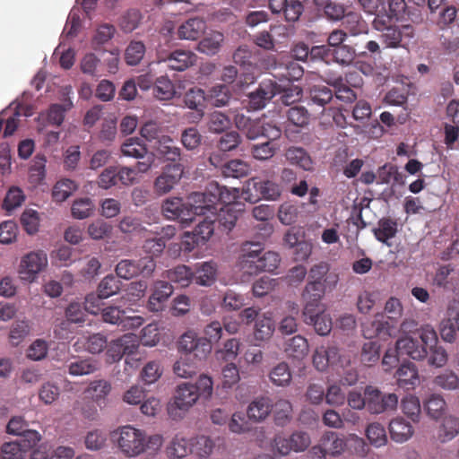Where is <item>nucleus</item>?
I'll return each instance as SVG.
<instances>
[{
  "instance_id": "obj_11",
  "label": "nucleus",
  "mask_w": 459,
  "mask_h": 459,
  "mask_svg": "<svg viewBox=\"0 0 459 459\" xmlns=\"http://www.w3.org/2000/svg\"><path fill=\"white\" fill-rule=\"evenodd\" d=\"M162 214L168 220H178L184 225H188L192 219V210L187 202L178 197H170L163 201L161 205Z\"/></svg>"
},
{
  "instance_id": "obj_21",
  "label": "nucleus",
  "mask_w": 459,
  "mask_h": 459,
  "mask_svg": "<svg viewBox=\"0 0 459 459\" xmlns=\"http://www.w3.org/2000/svg\"><path fill=\"white\" fill-rule=\"evenodd\" d=\"M325 293V282L308 281L302 292V299L304 301L303 311H306L307 315H308L310 309L325 307L320 303Z\"/></svg>"
},
{
  "instance_id": "obj_25",
  "label": "nucleus",
  "mask_w": 459,
  "mask_h": 459,
  "mask_svg": "<svg viewBox=\"0 0 459 459\" xmlns=\"http://www.w3.org/2000/svg\"><path fill=\"white\" fill-rule=\"evenodd\" d=\"M388 429L392 440L399 444L407 442L414 434L412 425L402 417L393 419Z\"/></svg>"
},
{
  "instance_id": "obj_14",
  "label": "nucleus",
  "mask_w": 459,
  "mask_h": 459,
  "mask_svg": "<svg viewBox=\"0 0 459 459\" xmlns=\"http://www.w3.org/2000/svg\"><path fill=\"white\" fill-rule=\"evenodd\" d=\"M236 126L238 129L243 130L249 139H255L259 136L270 137L268 129L275 131L273 137L279 135L278 129L269 125L265 126L260 118L251 119L249 117H236Z\"/></svg>"
},
{
  "instance_id": "obj_10",
  "label": "nucleus",
  "mask_w": 459,
  "mask_h": 459,
  "mask_svg": "<svg viewBox=\"0 0 459 459\" xmlns=\"http://www.w3.org/2000/svg\"><path fill=\"white\" fill-rule=\"evenodd\" d=\"M182 175L183 166L180 163L167 165L154 180V193L160 196L169 193L179 182Z\"/></svg>"
},
{
  "instance_id": "obj_27",
  "label": "nucleus",
  "mask_w": 459,
  "mask_h": 459,
  "mask_svg": "<svg viewBox=\"0 0 459 459\" xmlns=\"http://www.w3.org/2000/svg\"><path fill=\"white\" fill-rule=\"evenodd\" d=\"M217 277V264L213 261H207L197 264L195 273H193V281L200 286H212Z\"/></svg>"
},
{
  "instance_id": "obj_18",
  "label": "nucleus",
  "mask_w": 459,
  "mask_h": 459,
  "mask_svg": "<svg viewBox=\"0 0 459 459\" xmlns=\"http://www.w3.org/2000/svg\"><path fill=\"white\" fill-rule=\"evenodd\" d=\"M302 98V89L298 86L286 89L282 91L280 100L286 106L290 107L285 111L286 115H309V110L300 101Z\"/></svg>"
},
{
  "instance_id": "obj_26",
  "label": "nucleus",
  "mask_w": 459,
  "mask_h": 459,
  "mask_svg": "<svg viewBox=\"0 0 459 459\" xmlns=\"http://www.w3.org/2000/svg\"><path fill=\"white\" fill-rule=\"evenodd\" d=\"M187 205L192 210V219L195 220V216L204 215L207 212L214 216L217 211L215 205H208L210 197L206 193H193L187 197Z\"/></svg>"
},
{
  "instance_id": "obj_34",
  "label": "nucleus",
  "mask_w": 459,
  "mask_h": 459,
  "mask_svg": "<svg viewBox=\"0 0 459 459\" xmlns=\"http://www.w3.org/2000/svg\"><path fill=\"white\" fill-rule=\"evenodd\" d=\"M304 75L303 67L295 60L286 58L280 63L277 69V78L289 82L299 81Z\"/></svg>"
},
{
  "instance_id": "obj_43",
  "label": "nucleus",
  "mask_w": 459,
  "mask_h": 459,
  "mask_svg": "<svg viewBox=\"0 0 459 459\" xmlns=\"http://www.w3.org/2000/svg\"><path fill=\"white\" fill-rule=\"evenodd\" d=\"M269 378L277 386H288L292 378L288 363L282 361L274 366L269 373Z\"/></svg>"
},
{
  "instance_id": "obj_36",
  "label": "nucleus",
  "mask_w": 459,
  "mask_h": 459,
  "mask_svg": "<svg viewBox=\"0 0 459 459\" xmlns=\"http://www.w3.org/2000/svg\"><path fill=\"white\" fill-rule=\"evenodd\" d=\"M275 330L274 321L268 314H262L257 317L254 326V337L256 341L269 340Z\"/></svg>"
},
{
  "instance_id": "obj_62",
  "label": "nucleus",
  "mask_w": 459,
  "mask_h": 459,
  "mask_svg": "<svg viewBox=\"0 0 459 459\" xmlns=\"http://www.w3.org/2000/svg\"><path fill=\"white\" fill-rule=\"evenodd\" d=\"M255 268V273L261 271L273 272L278 268L281 263L280 255L274 251H268L264 253Z\"/></svg>"
},
{
  "instance_id": "obj_16",
  "label": "nucleus",
  "mask_w": 459,
  "mask_h": 459,
  "mask_svg": "<svg viewBox=\"0 0 459 459\" xmlns=\"http://www.w3.org/2000/svg\"><path fill=\"white\" fill-rule=\"evenodd\" d=\"M233 61L248 71L245 74V84L253 83L255 80L254 70L256 68V56L253 49L247 45L239 46L233 54Z\"/></svg>"
},
{
  "instance_id": "obj_29",
  "label": "nucleus",
  "mask_w": 459,
  "mask_h": 459,
  "mask_svg": "<svg viewBox=\"0 0 459 459\" xmlns=\"http://www.w3.org/2000/svg\"><path fill=\"white\" fill-rule=\"evenodd\" d=\"M354 119L353 127L358 134H365L371 138H378L384 134V127L372 117H351Z\"/></svg>"
},
{
  "instance_id": "obj_4",
  "label": "nucleus",
  "mask_w": 459,
  "mask_h": 459,
  "mask_svg": "<svg viewBox=\"0 0 459 459\" xmlns=\"http://www.w3.org/2000/svg\"><path fill=\"white\" fill-rule=\"evenodd\" d=\"M348 440H353L357 444L364 445L363 439L356 435L351 434L349 437H344L335 432H326L321 437L320 444L312 447V453H319L321 459L325 458L326 454L332 456H338L345 451Z\"/></svg>"
},
{
  "instance_id": "obj_41",
  "label": "nucleus",
  "mask_w": 459,
  "mask_h": 459,
  "mask_svg": "<svg viewBox=\"0 0 459 459\" xmlns=\"http://www.w3.org/2000/svg\"><path fill=\"white\" fill-rule=\"evenodd\" d=\"M95 204L92 199L89 197H82L75 199L71 206V213L73 218L76 220H84L93 214Z\"/></svg>"
},
{
  "instance_id": "obj_15",
  "label": "nucleus",
  "mask_w": 459,
  "mask_h": 459,
  "mask_svg": "<svg viewBox=\"0 0 459 459\" xmlns=\"http://www.w3.org/2000/svg\"><path fill=\"white\" fill-rule=\"evenodd\" d=\"M441 338L446 342H454L456 332H459V304L455 301L449 304L446 318L442 320L439 326Z\"/></svg>"
},
{
  "instance_id": "obj_1",
  "label": "nucleus",
  "mask_w": 459,
  "mask_h": 459,
  "mask_svg": "<svg viewBox=\"0 0 459 459\" xmlns=\"http://www.w3.org/2000/svg\"><path fill=\"white\" fill-rule=\"evenodd\" d=\"M111 439L126 458H135L147 451H157L163 443L161 435H147L132 425L118 427L111 432Z\"/></svg>"
},
{
  "instance_id": "obj_61",
  "label": "nucleus",
  "mask_w": 459,
  "mask_h": 459,
  "mask_svg": "<svg viewBox=\"0 0 459 459\" xmlns=\"http://www.w3.org/2000/svg\"><path fill=\"white\" fill-rule=\"evenodd\" d=\"M310 100L307 101L308 106L317 105L324 108L333 100L332 91L325 86H315L310 91Z\"/></svg>"
},
{
  "instance_id": "obj_60",
  "label": "nucleus",
  "mask_w": 459,
  "mask_h": 459,
  "mask_svg": "<svg viewBox=\"0 0 459 459\" xmlns=\"http://www.w3.org/2000/svg\"><path fill=\"white\" fill-rule=\"evenodd\" d=\"M145 46L142 41H131L125 52V60L129 65H136L143 58Z\"/></svg>"
},
{
  "instance_id": "obj_5",
  "label": "nucleus",
  "mask_w": 459,
  "mask_h": 459,
  "mask_svg": "<svg viewBox=\"0 0 459 459\" xmlns=\"http://www.w3.org/2000/svg\"><path fill=\"white\" fill-rule=\"evenodd\" d=\"M48 264V255L42 250L29 252L20 262L18 273L22 281L33 282Z\"/></svg>"
},
{
  "instance_id": "obj_17",
  "label": "nucleus",
  "mask_w": 459,
  "mask_h": 459,
  "mask_svg": "<svg viewBox=\"0 0 459 459\" xmlns=\"http://www.w3.org/2000/svg\"><path fill=\"white\" fill-rule=\"evenodd\" d=\"M269 7L273 13H282L287 22H297L304 11L299 0H269Z\"/></svg>"
},
{
  "instance_id": "obj_30",
  "label": "nucleus",
  "mask_w": 459,
  "mask_h": 459,
  "mask_svg": "<svg viewBox=\"0 0 459 459\" xmlns=\"http://www.w3.org/2000/svg\"><path fill=\"white\" fill-rule=\"evenodd\" d=\"M273 403L269 397L260 396L252 401L247 409V415L255 422L264 420L272 411Z\"/></svg>"
},
{
  "instance_id": "obj_35",
  "label": "nucleus",
  "mask_w": 459,
  "mask_h": 459,
  "mask_svg": "<svg viewBox=\"0 0 459 459\" xmlns=\"http://www.w3.org/2000/svg\"><path fill=\"white\" fill-rule=\"evenodd\" d=\"M397 382L400 386L410 388L419 384L418 368L414 363L403 364L396 371Z\"/></svg>"
},
{
  "instance_id": "obj_39",
  "label": "nucleus",
  "mask_w": 459,
  "mask_h": 459,
  "mask_svg": "<svg viewBox=\"0 0 459 459\" xmlns=\"http://www.w3.org/2000/svg\"><path fill=\"white\" fill-rule=\"evenodd\" d=\"M285 157L290 164L299 166L304 170H311L313 168V161L310 156L301 147H290L285 152Z\"/></svg>"
},
{
  "instance_id": "obj_63",
  "label": "nucleus",
  "mask_w": 459,
  "mask_h": 459,
  "mask_svg": "<svg viewBox=\"0 0 459 459\" xmlns=\"http://www.w3.org/2000/svg\"><path fill=\"white\" fill-rule=\"evenodd\" d=\"M121 282L114 275H107L99 284L98 293L103 299H108L117 294L120 290Z\"/></svg>"
},
{
  "instance_id": "obj_52",
  "label": "nucleus",
  "mask_w": 459,
  "mask_h": 459,
  "mask_svg": "<svg viewBox=\"0 0 459 459\" xmlns=\"http://www.w3.org/2000/svg\"><path fill=\"white\" fill-rule=\"evenodd\" d=\"M377 184H403V177L392 164H385L377 172Z\"/></svg>"
},
{
  "instance_id": "obj_33",
  "label": "nucleus",
  "mask_w": 459,
  "mask_h": 459,
  "mask_svg": "<svg viewBox=\"0 0 459 459\" xmlns=\"http://www.w3.org/2000/svg\"><path fill=\"white\" fill-rule=\"evenodd\" d=\"M459 434V418L449 414L446 415L438 427L437 439L441 443H446L454 439Z\"/></svg>"
},
{
  "instance_id": "obj_40",
  "label": "nucleus",
  "mask_w": 459,
  "mask_h": 459,
  "mask_svg": "<svg viewBox=\"0 0 459 459\" xmlns=\"http://www.w3.org/2000/svg\"><path fill=\"white\" fill-rule=\"evenodd\" d=\"M214 224L215 220L211 219V217L199 221L192 232L193 242L196 245L204 244L212 237L215 228Z\"/></svg>"
},
{
  "instance_id": "obj_22",
  "label": "nucleus",
  "mask_w": 459,
  "mask_h": 459,
  "mask_svg": "<svg viewBox=\"0 0 459 459\" xmlns=\"http://www.w3.org/2000/svg\"><path fill=\"white\" fill-rule=\"evenodd\" d=\"M308 315L302 312L303 320L307 325H313L315 331L320 335H327L332 329V320L325 313V307L310 309Z\"/></svg>"
},
{
  "instance_id": "obj_49",
  "label": "nucleus",
  "mask_w": 459,
  "mask_h": 459,
  "mask_svg": "<svg viewBox=\"0 0 459 459\" xmlns=\"http://www.w3.org/2000/svg\"><path fill=\"white\" fill-rule=\"evenodd\" d=\"M165 277L181 287H187L193 281V273L186 265H178L165 273Z\"/></svg>"
},
{
  "instance_id": "obj_2",
  "label": "nucleus",
  "mask_w": 459,
  "mask_h": 459,
  "mask_svg": "<svg viewBox=\"0 0 459 459\" xmlns=\"http://www.w3.org/2000/svg\"><path fill=\"white\" fill-rule=\"evenodd\" d=\"M196 394L197 390L191 383L178 385L172 400L168 404L169 417L176 420L182 419L198 401Z\"/></svg>"
},
{
  "instance_id": "obj_45",
  "label": "nucleus",
  "mask_w": 459,
  "mask_h": 459,
  "mask_svg": "<svg viewBox=\"0 0 459 459\" xmlns=\"http://www.w3.org/2000/svg\"><path fill=\"white\" fill-rule=\"evenodd\" d=\"M155 148L157 152L168 160L176 161L179 159V148L177 147L173 140L167 135H161L160 138L156 141Z\"/></svg>"
},
{
  "instance_id": "obj_19",
  "label": "nucleus",
  "mask_w": 459,
  "mask_h": 459,
  "mask_svg": "<svg viewBox=\"0 0 459 459\" xmlns=\"http://www.w3.org/2000/svg\"><path fill=\"white\" fill-rule=\"evenodd\" d=\"M325 16L333 21H339L342 18H346V22H353L357 23L356 27H351L350 29L351 34L357 35L362 31L361 26L364 23L363 21H360V17L357 13H350L347 15H345V8L343 4L335 2L333 0L330 4H328L324 9H323Z\"/></svg>"
},
{
  "instance_id": "obj_38",
  "label": "nucleus",
  "mask_w": 459,
  "mask_h": 459,
  "mask_svg": "<svg viewBox=\"0 0 459 459\" xmlns=\"http://www.w3.org/2000/svg\"><path fill=\"white\" fill-rule=\"evenodd\" d=\"M240 210L237 209L236 204H227L221 207L219 213L214 214L213 217L216 216L215 222L217 221L220 227L229 232L234 228Z\"/></svg>"
},
{
  "instance_id": "obj_12",
  "label": "nucleus",
  "mask_w": 459,
  "mask_h": 459,
  "mask_svg": "<svg viewBox=\"0 0 459 459\" xmlns=\"http://www.w3.org/2000/svg\"><path fill=\"white\" fill-rule=\"evenodd\" d=\"M264 247L260 242L247 241L241 246V255L238 264L240 268L248 274H255L257 265Z\"/></svg>"
},
{
  "instance_id": "obj_51",
  "label": "nucleus",
  "mask_w": 459,
  "mask_h": 459,
  "mask_svg": "<svg viewBox=\"0 0 459 459\" xmlns=\"http://www.w3.org/2000/svg\"><path fill=\"white\" fill-rule=\"evenodd\" d=\"M77 189L74 181L67 178L57 181L52 189V197L56 202L62 203L65 201Z\"/></svg>"
},
{
  "instance_id": "obj_13",
  "label": "nucleus",
  "mask_w": 459,
  "mask_h": 459,
  "mask_svg": "<svg viewBox=\"0 0 459 459\" xmlns=\"http://www.w3.org/2000/svg\"><path fill=\"white\" fill-rule=\"evenodd\" d=\"M158 62L165 63L167 67L175 71H185L196 62V55L191 51L178 49L167 56L158 53Z\"/></svg>"
},
{
  "instance_id": "obj_55",
  "label": "nucleus",
  "mask_w": 459,
  "mask_h": 459,
  "mask_svg": "<svg viewBox=\"0 0 459 459\" xmlns=\"http://www.w3.org/2000/svg\"><path fill=\"white\" fill-rule=\"evenodd\" d=\"M230 99L229 91L226 86L219 85L213 87L209 94H207V109L226 106Z\"/></svg>"
},
{
  "instance_id": "obj_48",
  "label": "nucleus",
  "mask_w": 459,
  "mask_h": 459,
  "mask_svg": "<svg viewBox=\"0 0 459 459\" xmlns=\"http://www.w3.org/2000/svg\"><path fill=\"white\" fill-rule=\"evenodd\" d=\"M68 372L74 377H81L95 372L99 366L92 359H76L67 365Z\"/></svg>"
},
{
  "instance_id": "obj_8",
  "label": "nucleus",
  "mask_w": 459,
  "mask_h": 459,
  "mask_svg": "<svg viewBox=\"0 0 459 459\" xmlns=\"http://www.w3.org/2000/svg\"><path fill=\"white\" fill-rule=\"evenodd\" d=\"M280 86L272 80H265L259 84V87L254 92H251L247 100L242 103L248 112L257 111L264 108L271 99L280 93Z\"/></svg>"
},
{
  "instance_id": "obj_6",
  "label": "nucleus",
  "mask_w": 459,
  "mask_h": 459,
  "mask_svg": "<svg viewBox=\"0 0 459 459\" xmlns=\"http://www.w3.org/2000/svg\"><path fill=\"white\" fill-rule=\"evenodd\" d=\"M178 350L186 355H192L197 361L207 358L212 351V345L206 338L200 337L194 331H187L181 335Z\"/></svg>"
},
{
  "instance_id": "obj_9",
  "label": "nucleus",
  "mask_w": 459,
  "mask_h": 459,
  "mask_svg": "<svg viewBox=\"0 0 459 459\" xmlns=\"http://www.w3.org/2000/svg\"><path fill=\"white\" fill-rule=\"evenodd\" d=\"M138 346L137 336L134 333H126L107 344V361L114 363L120 360L125 354H134Z\"/></svg>"
},
{
  "instance_id": "obj_28",
  "label": "nucleus",
  "mask_w": 459,
  "mask_h": 459,
  "mask_svg": "<svg viewBox=\"0 0 459 459\" xmlns=\"http://www.w3.org/2000/svg\"><path fill=\"white\" fill-rule=\"evenodd\" d=\"M283 351L288 358L301 360L309 351L307 340L301 335L289 338L284 342Z\"/></svg>"
},
{
  "instance_id": "obj_56",
  "label": "nucleus",
  "mask_w": 459,
  "mask_h": 459,
  "mask_svg": "<svg viewBox=\"0 0 459 459\" xmlns=\"http://www.w3.org/2000/svg\"><path fill=\"white\" fill-rule=\"evenodd\" d=\"M366 436L370 444L381 447L387 442V436L384 426L378 422L370 423L366 429Z\"/></svg>"
},
{
  "instance_id": "obj_46",
  "label": "nucleus",
  "mask_w": 459,
  "mask_h": 459,
  "mask_svg": "<svg viewBox=\"0 0 459 459\" xmlns=\"http://www.w3.org/2000/svg\"><path fill=\"white\" fill-rule=\"evenodd\" d=\"M401 410L411 421H420L421 407L419 398L415 395L408 394L404 396L401 401Z\"/></svg>"
},
{
  "instance_id": "obj_23",
  "label": "nucleus",
  "mask_w": 459,
  "mask_h": 459,
  "mask_svg": "<svg viewBox=\"0 0 459 459\" xmlns=\"http://www.w3.org/2000/svg\"><path fill=\"white\" fill-rule=\"evenodd\" d=\"M172 293L173 287L169 282L165 281H156L153 283L152 293L149 298V309L153 312L162 310L165 303Z\"/></svg>"
},
{
  "instance_id": "obj_53",
  "label": "nucleus",
  "mask_w": 459,
  "mask_h": 459,
  "mask_svg": "<svg viewBox=\"0 0 459 459\" xmlns=\"http://www.w3.org/2000/svg\"><path fill=\"white\" fill-rule=\"evenodd\" d=\"M152 93L158 100H170L175 94L174 84L168 77L160 76L155 80Z\"/></svg>"
},
{
  "instance_id": "obj_3",
  "label": "nucleus",
  "mask_w": 459,
  "mask_h": 459,
  "mask_svg": "<svg viewBox=\"0 0 459 459\" xmlns=\"http://www.w3.org/2000/svg\"><path fill=\"white\" fill-rule=\"evenodd\" d=\"M281 194V186L270 179L252 178L247 180L244 186V198L250 203H255L261 198L275 201Z\"/></svg>"
},
{
  "instance_id": "obj_50",
  "label": "nucleus",
  "mask_w": 459,
  "mask_h": 459,
  "mask_svg": "<svg viewBox=\"0 0 459 459\" xmlns=\"http://www.w3.org/2000/svg\"><path fill=\"white\" fill-rule=\"evenodd\" d=\"M46 163L45 155L38 153L32 160V164L29 171V179L34 185L41 184L46 178Z\"/></svg>"
},
{
  "instance_id": "obj_20",
  "label": "nucleus",
  "mask_w": 459,
  "mask_h": 459,
  "mask_svg": "<svg viewBox=\"0 0 459 459\" xmlns=\"http://www.w3.org/2000/svg\"><path fill=\"white\" fill-rule=\"evenodd\" d=\"M396 351L401 356H408L414 360H423L428 356V350L409 335L400 337L396 341Z\"/></svg>"
},
{
  "instance_id": "obj_44",
  "label": "nucleus",
  "mask_w": 459,
  "mask_h": 459,
  "mask_svg": "<svg viewBox=\"0 0 459 459\" xmlns=\"http://www.w3.org/2000/svg\"><path fill=\"white\" fill-rule=\"evenodd\" d=\"M221 173L227 178H242L248 175L250 166L241 160H231L221 166Z\"/></svg>"
},
{
  "instance_id": "obj_7",
  "label": "nucleus",
  "mask_w": 459,
  "mask_h": 459,
  "mask_svg": "<svg viewBox=\"0 0 459 459\" xmlns=\"http://www.w3.org/2000/svg\"><path fill=\"white\" fill-rule=\"evenodd\" d=\"M364 395L367 402L366 407L373 414L395 410L398 405V396L395 394H382L378 389L373 386H367Z\"/></svg>"
},
{
  "instance_id": "obj_59",
  "label": "nucleus",
  "mask_w": 459,
  "mask_h": 459,
  "mask_svg": "<svg viewBox=\"0 0 459 459\" xmlns=\"http://www.w3.org/2000/svg\"><path fill=\"white\" fill-rule=\"evenodd\" d=\"M215 448V444L210 437L200 436L193 443L191 452L201 458H207L213 453Z\"/></svg>"
},
{
  "instance_id": "obj_31",
  "label": "nucleus",
  "mask_w": 459,
  "mask_h": 459,
  "mask_svg": "<svg viewBox=\"0 0 459 459\" xmlns=\"http://www.w3.org/2000/svg\"><path fill=\"white\" fill-rule=\"evenodd\" d=\"M32 95L24 91L21 97L14 100L10 105L0 112V115H33L34 107L31 103Z\"/></svg>"
},
{
  "instance_id": "obj_47",
  "label": "nucleus",
  "mask_w": 459,
  "mask_h": 459,
  "mask_svg": "<svg viewBox=\"0 0 459 459\" xmlns=\"http://www.w3.org/2000/svg\"><path fill=\"white\" fill-rule=\"evenodd\" d=\"M427 414L433 420L441 418L446 409V403L442 395L433 394L425 402Z\"/></svg>"
},
{
  "instance_id": "obj_32",
  "label": "nucleus",
  "mask_w": 459,
  "mask_h": 459,
  "mask_svg": "<svg viewBox=\"0 0 459 459\" xmlns=\"http://www.w3.org/2000/svg\"><path fill=\"white\" fill-rule=\"evenodd\" d=\"M274 422L278 426L288 425L293 417V408L291 403L284 398H278L272 407Z\"/></svg>"
},
{
  "instance_id": "obj_57",
  "label": "nucleus",
  "mask_w": 459,
  "mask_h": 459,
  "mask_svg": "<svg viewBox=\"0 0 459 459\" xmlns=\"http://www.w3.org/2000/svg\"><path fill=\"white\" fill-rule=\"evenodd\" d=\"M380 40L385 48H398L402 47L403 33L396 25L391 26L381 32Z\"/></svg>"
},
{
  "instance_id": "obj_58",
  "label": "nucleus",
  "mask_w": 459,
  "mask_h": 459,
  "mask_svg": "<svg viewBox=\"0 0 459 459\" xmlns=\"http://www.w3.org/2000/svg\"><path fill=\"white\" fill-rule=\"evenodd\" d=\"M434 384L446 391L459 389V377L452 370H445L434 378Z\"/></svg>"
},
{
  "instance_id": "obj_24",
  "label": "nucleus",
  "mask_w": 459,
  "mask_h": 459,
  "mask_svg": "<svg viewBox=\"0 0 459 459\" xmlns=\"http://www.w3.org/2000/svg\"><path fill=\"white\" fill-rule=\"evenodd\" d=\"M205 30L206 22L203 18H190L178 27V36L180 39L196 40Z\"/></svg>"
},
{
  "instance_id": "obj_64",
  "label": "nucleus",
  "mask_w": 459,
  "mask_h": 459,
  "mask_svg": "<svg viewBox=\"0 0 459 459\" xmlns=\"http://www.w3.org/2000/svg\"><path fill=\"white\" fill-rule=\"evenodd\" d=\"M396 222L389 219L380 220L377 229L375 230V236L377 240L387 243V241L394 238L397 228Z\"/></svg>"
},
{
  "instance_id": "obj_42",
  "label": "nucleus",
  "mask_w": 459,
  "mask_h": 459,
  "mask_svg": "<svg viewBox=\"0 0 459 459\" xmlns=\"http://www.w3.org/2000/svg\"><path fill=\"white\" fill-rule=\"evenodd\" d=\"M224 39L222 33L219 31H213L205 36L197 46L198 51L206 54L208 56L215 55L221 48V44Z\"/></svg>"
},
{
  "instance_id": "obj_54",
  "label": "nucleus",
  "mask_w": 459,
  "mask_h": 459,
  "mask_svg": "<svg viewBox=\"0 0 459 459\" xmlns=\"http://www.w3.org/2000/svg\"><path fill=\"white\" fill-rule=\"evenodd\" d=\"M111 391V385L108 381L99 379L91 381L86 388L85 393L96 403L104 400Z\"/></svg>"
},
{
  "instance_id": "obj_37",
  "label": "nucleus",
  "mask_w": 459,
  "mask_h": 459,
  "mask_svg": "<svg viewBox=\"0 0 459 459\" xmlns=\"http://www.w3.org/2000/svg\"><path fill=\"white\" fill-rule=\"evenodd\" d=\"M206 100L207 94L200 88H192L184 96L186 106L190 109L195 110L199 115H204V110L207 109Z\"/></svg>"
}]
</instances>
